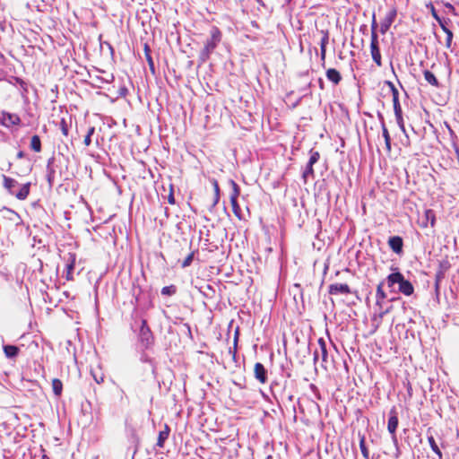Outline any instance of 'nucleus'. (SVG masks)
Listing matches in <instances>:
<instances>
[{
    "label": "nucleus",
    "instance_id": "nucleus-11",
    "mask_svg": "<svg viewBox=\"0 0 459 459\" xmlns=\"http://www.w3.org/2000/svg\"><path fill=\"white\" fill-rule=\"evenodd\" d=\"M388 246L397 255L403 253V240L399 236H394L389 238Z\"/></svg>",
    "mask_w": 459,
    "mask_h": 459
},
{
    "label": "nucleus",
    "instance_id": "nucleus-1",
    "mask_svg": "<svg viewBox=\"0 0 459 459\" xmlns=\"http://www.w3.org/2000/svg\"><path fill=\"white\" fill-rule=\"evenodd\" d=\"M221 37L222 35L220 29L216 26H212L210 30V37L206 39L204 48L199 56L201 63H204L210 58L211 54L221 42Z\"/></svg>",
    "mask_w": 459,
    "mask_h": 459
},
{
    "label": "nucleus",
    "instance_id": "nucleus-28",
    "mask_svg": "<svg viewBox=\"0 0 459 459\" xmlns=\"http://www.w3.org/2000/svg\"><path fill=\"white\" fill-rule=\"evenodd\" d=\"M230 183L232 187V191H231L230 199V201L238 200V198L240 195V188H239L238 185L234 180L231 179L230 181Z\"/></svg>",
    "mask_w": 459,
    "mask_h": 459
},
{
    "label": "nucleus",
    "instance_id": "nucleus-38",
    "mask_svg": "<svg viewBox=\"0 0 459 459\" xmlns=\"http://www.w3.org/2000/svg\"><path fill=\"white\" fill-rule=\"evenodd\" d=\"M59 126L63 135L65 137L68 136L69 128L65 118L61 119Z\"/></svg>",
    "mask_w": 459,
    "mask_h": 459
},
{
    "label": "nucleus",
    "instance_id": "nucleus-40",
    "mask_svg": "<svg viewBox=\"0 0 459 459\" xmlns=\"http://www.w3.org/2000/svg\"><path fill=\"white\" fill-rule=\"evenodd\" d=\"M425 215L427 220H430V226L433 227L435 225V214L432 210H427L425 212Z\"/></svg>",
    "mask_w": 459,
    "mask_h": 459
},
{
    "label": "nucleus",
    "instance_id": "nucleus-2",
    "mask_svg": "<svg viewBox=\"0 0 459 459\" xmlns=\"http://www.w3.org/2000/svg\"><path fill=\"white\" fill-rule=\"evenodd\" d=\"M317 344L318 347L314 351L313 354L314 363L316 364L319 360H321V368L327 371L329 368H333V359L328 355L326 342L324 338H319L317 340Z\"/></svg>",
    "mask_w": 459,
    "mask_h": 459
},
{
    "label": "nucleus",
    "instance_id": "nucleus-34",
    "mask_svg": "<svg viewBox=\"0 0 459 459\" xmlns=\"http://www.w3.org/2000/svg\"><path fill=\"white\" fill-rule=\"evenodd\" d=\"M177 289L174 285L165 286L161 289V294L164 296H172L176 293Z\"/></svg>",
    "mask_w": 459,
    "mask_h": 459
},
{
    "label": "nucleus",
    "instance_id": "nucleus-45",
    "mask_svg": "<svg viewBox=\"0 0 459 459\" xmlns=\"http://www.w3.org/2000/svg\"><path fill=\"white\" fill-rule=\"evenodd\" d=\"M24 156H25V153L23 151L18 152V153L16 155L17 159H22Z\"/></svg>",
    "mask_w": 459,
    "mask_h": 459
},
{
    "label": "nucleus",
    "instance_id": "nucleus-8",
    "mask_svg": "<svg viewBox=\"0 0 459 459\" xmlns=\"http://www.w3.org/2000/svg\"><path fill=\"white\" fill-rule=\"evenodd\" d=\"M254 376L255 379L262 385L266 384L268 381L267 369L260 362H256L254 366Z\"/></svg>",
    "mask_w": 459,
    "mask_h": 459
},
{
    "label": "nucleus",
    "instance_id": "nucleus-18",
    "mask_svg": "<svg viewBox=\"0 0 459 459\" xmlns=\"http://www.w3.org/2000/svg\"><path fill=\"white\" fill-rule=\"evenodd\" d=\"M3 119L7 125L16 126L21 123V118L17 114L4 112Z\"/></svg>",
    "mask_w": 459,
    "mask_h": 459
},
{
    "label": "nucleus",
    "instance_id": "nucleus-19",
    "mask_svg": "<svg viewBox=\"0 0 459 459\" xmlns=\"http://www.w3.org/2000/svg\"><path fill=\"white\" fill-rule=\"evenodd\" d=\"M399 291L403 293L405 296H411L414 292V287L412 283L405 280L402 284L399 286Z\"/></svg>",
    "mask_w": 459,
    "mask_h": 459
},
{
    "label": "nucleus",
    "instance_id": "nucleus-21",
    "mask_svg": "<svg viewBox=\"0 0 459 459\" xmlns=\"http://www.w3.org/2000/svg\"><path fill=\"white\" fill-rule=\"evenodd\" d=\"M212 182V187H213V191H214V196H213V200H212V206L214 207L220 201V186H219V183L217 181V179L215 178H212L211 180Z\"/></svg>",
    "mask_w": 459,
    "mask_h": 459
},
{
    "label": "nucleus",
    "instance_id": "nucleus-10",
    "mask_svg": "<svg viewBox=\"0 0 459 459\" xmlns=\"http://www.w3.org/2000/svg\"><path fill=\"white\" fill-rule=\"evenodd\" d=\"M320 33L322 34V39L320 40V59L324 65L326 57V47L329 43V31L327 30H322Z\"/></svg>",
    "mask_w": 459,
    "mask_h": 459
},
{
    "label": "nucleus",
    "instance_id": "nucleus-16",
    "mask_svg": "<svg viewBox=\"0 0 459 459\" xmlns=\"http://www.w3.org/2000/svg\"><path fill=\"white\" fill-rule=\"evenodd\" d=\"M75 265V255L69 254L68 264H66V274L65 278L67 281H73L74 275L73 271Z\"/></svg>",
    "mask_w": 459,
    "mask_h": 459
},
{
    "label": "nucleus",
    "instance_id": "nucleus-24",
    "mask_svg": "<svg viewBox=\"0 0 459 459\" xmlns=\"http://www.w3.org/2000/svg\"><path fill=\"white\" fill-rule=\"evenodd\" d=\"M423 75H424V79L426 80V82L428 83H429L430 85L436 86V87L438 85V81L432 72H430L429 70H425L423 72Z\"/></svg>",
    "mask_w": 459,
    "mask_h": 459
},
{
    "label": "nucleus",
    "instance_id": "nucleus-14",
    "mask_svg": "<svg viewBox=\"0 0 459 459\" xmlns=\"http://www.w3.org/2000/svg\"><path fill=\"white\" fill-rule=\"evenodd\" d=\"M325 76L334 85H338L342 79V74L335 68H328L325 72Z\"/></svg>",
    "mask_w": 459,
    "mask_h": 459
},
{
    "label": "nucleus",
    "instance_id": "nucleus-30",
    "mask_svg": "<svg viewBox=\"0 0 459 459\" xmlns=\"http://www.w3.org/2000/svg\"><path fill=\"white\" fill-rule=\"evenodd\" d=\"M428 441H429V444L432 451L441 459L442 453H441L434 437L433 436L428 437Z\"/></svg>",
    "mask_w": 459,
    "mask_h": 459
},
{
    "label": "nucleus",
    "instance_id": "nucleus-48",
    "mask_svg": "<svg viewBox=\"0 0 459 459\" xmlns=\"http://www.w3.org/2000/svg\"><path fill=\"white\" fill-rule=\"evenodd\" d=\"M382 303H383V301H378V300L376 299V306L379 307V308H382Z\"/></svg>",
    "mask_w": 459,
    "mask_h": 459
},
{
    "label": "nucleus",
    "instance_id": "nucleus-31",
    "mask_svg": "<svg viewBox=\"0 0 459 459\" xmlns=\"http://www.w3.org/2000/svg\"><path fill=\"white\" fill-rule=\"evenodd\" d=\"M230 204H231L232 212L234 213V215L238 220H242L243 219L242 212H241V208L238 203V200L230 201Z\"/></svg>",
    "mask_w": 459,
    "mask_h": 459
},
{
    "label": "nucleus",
    "instance_id": "nucleus-49",
    "mask_svg": "<svg viewBox=\"0 0 459 459\" xmlns=\"http://www.w3.org/2000/svg\"><path fill=\"white\" fill-rule=\"evenodd\" d=\"M447 128H448V130H449V132H450L451 135H453V134H454V132L452 131V129L450 128V126H447Z\"/></svg>",
    "mask_w": 459,
    "mask_h": 459
},
{
    "label": "nucleus",
    "instance_id": "nucleus-42",
    "mask_svg": "<svg viewBox=\"0 0 459 459\" xmlns=\"http://www.w3.org/2000/svg\"><path fill=\"white\" fill-rule=\"evenodd\" d=\"M430 11H431V14L432 16L437 21V22H440V17L437 15V13L434 7V5L432 4H430Z\"/></svg>",
    "mask_w": 459,
    "mask_h": 459
},
{
    "label": "nucleus",
    "instance_id": "nucleus-5",
    "mask_svg": "<svg viewBox=\"0 0 459 459\" xmlns=\"http://www.w3.org/2000/svg\"><path fill=\"white\" fill-rule=\"evenodd\" d=\"M139 339L144 348L151 347L154 342L153 334L145 319L142 320V325L139 332Z\"/></svg>",
    "mask_w": 459,
    "mask_h": 459
},
{
    "label": "nucleus",
    "instance_id": "nucleus-12",
    "mask_svg": "<svg viewBox=\"0 0 459 459\" xmlns=\"http://www.w3.org/2000/svg\"><path fill=\"white\" fill-rule=\"evenodd\" d=\"M395 17H396V10L392 9L387 13V15L385 17V19L383 20V22L380 24V32L382 34H385L389 30V28L392 25V23L394 22Z\"/></svg>",
    "mask_w": 459,
    "mask_h": 459
},
{
    "label": "nucleus",
    "instance_id": "nucleus-3",
    "mask_svg": "<svg viewBox=\"0 0 459 459\" xmlns=\"http://www.w3.org/2000/svg\"><path fill=\"white\" fill-rule=\"evenodd\" d=\"M3 178V186L7 190L10 195H15V197L19 200H25L30 192V183L28 182L22 186L20 190L17 193H14L13 188L17 186L18 182L5 175L2 176Z\"/></svg>",
    "mask_w": 459,
    "mask_h": 459
},
{
    "label": "nucleus",
    "instance_id": "nucleus-43",
    "mask_svg": "<svg viewBox=\"0 0 459 459\" xmlns=\"http://www.w3.org/2000/svg\"><path fill=\"white\" fill-rule=\"evenodd\" d=\"M389 312L388 309L386 310H383V311H380L379 314L377 315V317H378V320L379 322L382 321L383 317Z\"/></svg>",
    "mask_w": 459,
    "mask_h": 459
},
{
    "label": "nucleus",
    "instance_id": "nucleus-47",
    "mask_svg": "<svg viewBox=\"0 0 459 459\" xmlns=\"http://www.w3.org/2000/svg\"><path fill=\"white\" fill-rule=\"evenodd\" d=\"M454 148H455V153L457 154V156L459 157V147L456 145V143H454Z\"/></svg>",
    "mask_w": 459,
    "mask_h": 459
},
{
    "label": "nucleus",
    "instance_id": "nucleus-26",
    "mask_svg": "<svg viewBox=\"0 0 459 459\" xmlns=\"http://www.w3.org/2000/svg\"><path fill=\"white\" fill-rule=\"evenodd\" d=\"M359 449L364 459H369V451L366 446V438L364 435L359 437Z\"/></svg>",
    "mask_w": 459,
    "mask_h": 459
},
{
    "label": "nucleus",
    "instance_id": "nucleus-23",
    "mask_svg": "<svg viewBox=\"0 0 459 459\" xmlns=\"http://www.w3.org/2000/svg\"><path fill=\"white\" fill-rule=\"evenodd\" d=\"M143 50H144L145 58L147 60L149 67H150L151 71L152 73H154V62H153L152 57L151 56V48H150V46L148 45V43H144Z\"/></svg>",
    "mask_w": 459,
    "mask_h": 459
},
{
    "label": "nucleus",
    "instance_id": "nucleus-29",
    "mask_svg": "<svg viewBox=\"0 0 459 459\" xmlns=\"http://www.w3.org/2000/svg\"><path fill=\"white\" fill-rule=\"evenodd\" d=\"M384 281H380L377 286L376 290V299L378 301H384V299L386 298V293L385 292L384 289Z\"/></svg>",
    "mask_w": 459,
    "mask_h": 459
},
{
    "label": "nucleus",
    "instance_id": "nucleus-36",
    "mask_svg": "<svg viewBox=\"0 0 459 459\" xmlns=\"http://www.w3.org/2000/svg\"><path fill=\"white\" fill-rule=\"evenodd\" d=\"M194 255H195V251H191L187 256L183 260L182 264H181V266L183 268H186V267H188L190 266V264H192L193 262V259H194Z\"/></svg>",
    "mask_w": 459,
    "mask_h": 459
},
{
    "label": "nucleus",
    "instance_id": "nucleus-33",
    "mask_svg": "<svg viewBox=\"0 0 459 459\" xmlns=\"http://www.w3.org/2000/svg\"><path fill=\"white\" fill-rule=\"evenodd\" d=\"M313 166H314V164H311V163L307 162V168L304 170L303 175H302L305 182L307 181V178L314 177Z\"/></svg>",
    "mask_w": 459,
    "mask_h": 459
},
{
    "label": "nucleus",
    "instance_id": "nucleus-20",
    "mask_svg": "<svg viewBox=\"0 0 459 459\" xmlns=\"http://www.w3.org/2000/svg\"><path fill=\"white\" fill-rule=\"evenodd\" d=\"M3 350L4 355L9 359L17 357L20 352V349L17 346L10 344L4 345Z\"/></svg>",
    "mask_w": 459,
    "mask_h": 459
},
{
    "label": "nucleus",
    "instance_id": "nucleus-35",
    "mask_svg": "<svg viewBox=\"0 0 459 459\" xmlns=\"http://www.w3.org/2000/svg\"><path fill=\"white\" fill-rule=\"evenodd\" d=\"M95 132V127L91 126L87 131V134L84 137L83 143L85 146H89L91 143V136Z\"/></svg>",
    "mask_w": 459,
    "mask_h": 459
},
{
    "label": "nucleus",
    "instance_id": "nucleus-22",
    "mask_svg": "<svg viewBox=\"0 0 459 459\" xmlns=\"http://www.w3.org/2000/svg\"><path fill=\"white\" fill-rule=\"evenodd\" d=\"M30 147L35 152H41V150H42V148H41V140H40V138H39V136L38 134H35V135H33L31 137Z\"/></svg>",
    "mask_w": 459,
    "mask_h": 459
},
{
    "label": "nucleus",
    "instance_id": "nucleus-13",
    "mask_svg": "<svg viewBox=\"0 0 459 459\" xmlns=\"http://www.w3.org/2000/svg\"><path fill=\"white\" fill-rule=\"evenodd\" d=\"M388 287H393L394 284H398L399 286L406 279L403 274L400 272H395L390 273L387 278Z\"/></svg>",
    "mask_w": 459,
    "mask_h": 459
},
{
    "label": "nucleus",
    "instance_id": "nucleus-44",
    "mask_svg": "<svg viewBox=\"0 0 459 459\" xmlns=\"http://www.w3.org/2000/svg\"><path fill=\"white\" fill-rule=\"evenodd\" d=\"M238 329L236 330L235 332V334H234V349L236 350L237 348V344H238Z\"/></svg>",
    "mask_w": 459,
    "mask_h": 459
},
{
    "label": "nucleus",
    "instance_id": "nucleus-17",
    "mask_svg": "<svg viewBox=\"0 0 459 459\" xmlns=\"http://www.w3.org/2000/svg\"><path fill=\"white\" fill-rule=\"evenodd\" d=\"M439 25L441 26L442 30L446 33V40L445 44L446 48H450L452 44L453 39V32L446 27V22L440 19V22H438Z\"/></svg>",
    "mask_w": 459,
    "mask_h": 459
},
{
    "label": "nucleus",
    "instance_id": "nucleus-46",
    "mask_svg": "<svg viewBox=\"0 0 459 459\" xmlns=\"http://www.w3.org/2000/svg\"><path fill=\"white\" fill-rule=\"evenodd\" d=\"M446 7L447 9H449L450 11L455 12V7H454L452 4H446Z\"/></svg>",
    "mask_w": 459,
    "mask_h": 459
},
{
    "label": "nucleus",
    "instance_id": "nucleus-15",
    "mask_svg": "<svg viewBox=\"0 0 459 459\" xmlns=\"http://www.w3.org/2000/svg\"><path fill=\"white\" fill-rule=\"evenodd\" d=\"M170 428L168 424H164L163 429L160 431L156 446L160 448L164 447L165 441L169 438Z\"/></svg>",
    "mask_w": 459,
    "mask_h": 459
},
{
    "label": "nucleus",
    "instance_id": "nucleus-27",
    "mask_svg": "<svg viewBox=\"0 0 459 459\" xmlns=\"http://www.w3.org/2000/svg\"><path fill=\"white\" fill-rule=\"evenodd\" d=\"M382 132H383V137L385 139L386 151L388 152H391V137H390L388 129L386 128V126L384 123L382 124Z\"/></svg>",
    "mask_w": 459,
    "mask_h": 459
},
{
    "label": "nucleus",
    "instance_id": "nucleus-25",
    "mask_svg": "<svg viewBox=\"0 0 459 459\" xmlns=\"http://www.w3.org/2000/svg\"><path fill=\"white\" fill-rule=\"evenodd\" d=\"M52 389H53V393L55 394V395L60 396L63 392L62 381L58 378H54L52 380Z\"/></svg>",
    "mask_w": 459,
    "mask_h": 459
},
{
    "label": "nucleus",
    "instance_id": "nucleus-4",
    "mask_svg": "<svg viewBox=\"0 0 459 459\" xmlns=\"http://www.w3.org/2000/svg\"><path fill=\"white\" fill-rule=\"evenodd\" d=\"M387 83L390 86V89H391V91H392V97H393L392 100H393L394 111V114H395V117H396L397 123L399 124L401 128L403 130H404V125H403V111H402V107H401L400 101H399V91L396 89V87L394 85V83H392L391 82H388Z\"/></svg>",
    "mask_w": 459,
    "mask_h": 459
},
{
    "label": "nucleus",
    "instance_id": "nucleus-7",
    "mask_svg": "<svg viewBox=\"0 0 459 459\" xmlns=\"http://www.w3.org/2000/svg\"><path fill=\"white\" fill-rule=\"evenodd\" d=\"M370 53L373 61L376 63V65L380 67L382 66V57L379 48V42L378 38L371 39L370 41Z\"/></svg>",
    "mask_w": 459,
    "mask_h": 459
},
{
    "label": "nucleus",
    "instance_id": "nucleus-6",
    "mask_svg": "<svg viewBox=\"0 0 459 459\" xmlns=\"http://www.w3.org/2000/svg\"><path fill=\"white\" fill-rule=\"evenodd\" d=\"M328 293L333 296L339 294L349 295L351 294L352 291L351 287L347 283L335 282L329 285Z\"/></svg>",
    "mask_w": 459,
    "mask_h": 459
},
{
    "label": "nucleus",
    "instance_id": "nucleus-9",
    "mask_svg": "<svg viewBox=\"0 0 459 459\" xmlns=\"http://www.w3.org/2000/svg\"><path fill=\"white\" fill-rule=\"evenodd\" d=\"M399 424V420L395 409H392L389 412V419L387 422V429L392 437H395L396 429Z\"/></svg>",
    "mask_w": 459,
    "mask_h": 459
},
{
    "label": "nucleus",
    "instance_id": "nucleus-39",
    "mask_svg": "<svg viewBox=\"0 0 459 459\" xmlns=\"http://www.w3.org/2000/svg\"><path fill=\"white\" fill-rule=\"evenodd\" d=\"M320 158V153L317 151H310V157L308 160V163L316 164Z\"/></svg>",
    "mask_w": 459,
    "mask_h": 459
},
{
    "label": "nucleus",
    "instance_id": "nucleus-37",
    "mask_svg": "<svg viewBox=\"0 0 459 459\" xmlns=\"http://www.w3.org/2000/svg\"><path fill=\"white\" fill-rule=\"evenodd\" d=\"M377 30V22L375 14H373L372 22H371V39L378 38Z\"/></svg>",
    "mask_w": 459,
    "mask_h": 459
},
{
    "label": "nucleus",
    "instance_id": "nucleus-41",
    "mask_svg": "<svg viewBox=\"0 0 459 459\" xmlns=\"http://www.w3.org/2000/svg\"><path fill=\"white\" fill-rule=\"evenodd\" d=\"M168 202L171 205L175 204V203H176L175 197H174L173 186L172 185L169 186V194L168 195Z\"/></svg>",
    "mask_w": 459,
    "mask_h": 459
},
{
    "label": "nucleus",
    "instance_id": "nucleus-32",
    "mask_svg": "<svg viewBox=\"0 0 459 459\" xmlns=\"http://www.w3.org/2000/svg\"><path fill=\"white\" fill-rule=\"evenodd\" d=\"M91 374L92 377L94 378V380L96 381V383L101 384V383L104 382L105 376L101 372L100 369H93V368H91Z\"/></svg>",
    "mask_w": 459,
    "mask_h": 459
}]
</instances>
